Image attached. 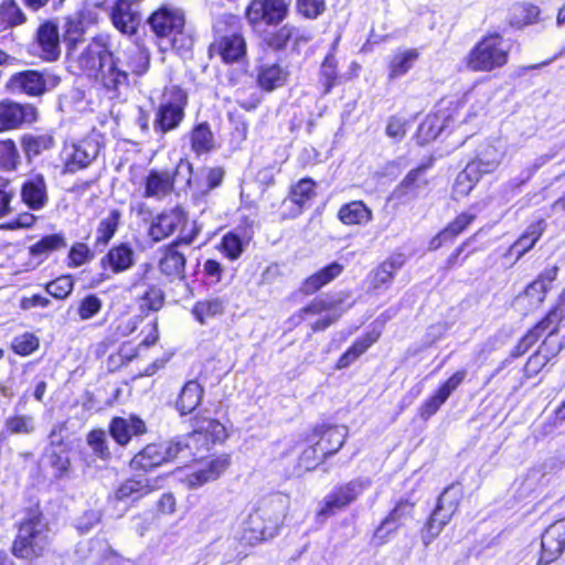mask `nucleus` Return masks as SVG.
<instances>
[{
	"mask_svg": "<svg viewBox=\"0 0 565 565\" xmlns=\"http://www.w3.org/2000/svg\"><path fill=\"white\" fill-rule=\"evenodd\" d=\"M163 299V292L160 288L148 287L140 298V309L157 311L162 307Z\"/></svg>",
	"mask_w": 565,
	"mask_h": 565,
	"instance_id": "nucleus-63",
	"label": "nucleus"
},
{
	"mask_svg": "<svg viewBox=\"0 0 565 565\" xmlns=\"http://www.w3.org/2000/svg\"><path fill=\"white\" fill-rule=\"evenodd\" d=\"M102 143L96 136H88L75 142H65L60 159L64 174H74L88 168L98 157Z\"/></svg>",
	"mask_w": 565,
	"mask_h": 565,
	"instance_id": "nucleus-9",
	"label": "nucleus"
},
{
	"mask_svg": "<svg viewBox=\"0 0 565 565\" xmlns=\"http://www.w3.org/2000/svg\"><path fill=\"white\" fill-rule=\"evenodd\" d=\"M194 241V235L180 236L168 245L159 262L160 271L171 278L183 279L185 269V255L179 250L180 245H191Z\"/></svg>",
	"mask_w": 565,
	"mask_h": 565,
	"instance_id": "nucleus-14",
	"label": "nucleus"
},
{
	"mask_svg": "<svg viewBox=\"0 0 565 565\" xmlns=\"http://www.w3.org/2000/svg\"><path fill=\"white\" fill-rule=\"evenodd\" d=\"M289 498L281 493L263 498L243 524L242 539L249 545L274 537L284 522Z\"/></svg>",
	"mask_w": 565,
	"mask_h": 565,
	"instance_id": "nucleus-3",
	"label": "nucleus"
},
{
	"mask_svg": "<svg viewBox=\"0 0 565 565\" xmlns=\"http://www.w3.org/2000/svg\"><path fill=\"white\" fill-rule=\"evenodd\" d=\"M25 15L15 0L3 1L0 6V31L22 24Z\"/></svg>",
	"mask_w": 565,
	"mask_h": 565,
	"instance_id": "nucleus-50",
	"label": "nucleus"
},
{
	"mask_svg": "<svg viewBox=\"0 0 565 565\" xmlns=\"http://www.w3.org/2000/svg\"><path fill=\"white\" fill-rule=\"evenodd\" d=\"M67 54L71 66L99 83L109 98H118L128 89V72L114 55L108 35L94 36L88 43L70 49Z\"/></svg>",
	"mask_w": 565,
	"mask_h": 565,
	"instance_id": "nucleus-1",
	"label": "nucleus"
},
{
	"mask_svg": "<svg viewBox=\"0 0 565 565\" xmlns=\"http://www.w3.org/2000/svg\"><path fill=\"white\" fill-rule=\"evenodd\" d=\"M245 243L238 234L230 232L222 238V249L225 256L231 260L239 258L244 252Z\"/></svg>",
	"mask_w": 565,
	"mask_h": 565,
	"instance_id": "nucleus-61",
	"label": "nucleus"
},
{
	"mask_svg": "<svg viewBox=\"0 0 565 565\" xmlns=\"http://www.w3.org/2000/svg\"><path fill=\"white\" fill-rule=\"evenodd\" d=\"M35 430L34 418L31 415H12L4 420L0 430V440L7 439L10 435H30Z\"/></svg>",
	"mask_w": 565,
	"mask_h": 565,
	"instance_id": "nucleus-46",
	"label": "nucleus"
},
{
	"mask_svg": "<svg viewBox=\"0 0 565 565\" xmlns=\"http://www.w3.org/2000/svg\"><path fill=\"white\" fill-rule=\"evenodd\" d=\"M419 57L416 49L398 50L393 53L388 61V81H395L406 75Z\"/></svg>",
	"mask_w": 565,
	"mask_h": 565,
	"instance_id": "nucleus-36",
	"label": "nucleus"
},
{
	"mask_svg": "<svg viewBox=\"0 0 565 565\" xmlns=\"http://www.w3.org/2000/svg\"><path fill=\"white\" fill-rule=\"evenodd\" d=\"M36 45L40 56L49 62L55 61L60 56V38L57 26L52 22H45L40 25L36 33Z\"/></svg>",
	"mask_w": 565,
	"mask_h": 565,
	"instance_id": "nucleus-29",
	"label": "nucleus"
},
{
	"mask_svg": "<svg viewBox=\"0 0 565 565\" xmlns=\"http://www.w3.org/2000/svg\"><path fill=\"white\" fill-rule=\"evenodd\" d=\"M36 119V109L32 105H22L12 100L0 102V124L6 128H17Z\"/></svg>",
	"mask_w": 565,
	"mask_h": 565,
	"instance_id": "nucleus-23",
	"label": "nucleus"
},
{
	"mask_svg": "<svg viewBox=\"0 0 565 565\" xmlns=\"http://www.w3.org/2000/svg\"><path fill=\"white\" fill-rule=\"evenodd\" d=\"M372 216V211L362 201L343 204L338 212V218L344 225L364 226L371 222Z\"/></svg>",
	"mask_w": 565,
	"mask_h": 565,
	"instance_id": "nucleus-39",
	"label": "nucleus"
},
{
	"mask_svg": "<svg viewBox=\"0 0 565 565\" xmlns=\"http://www.w3.org/2000/svg\"><path fill=\"white\" fill-rule=\"evenodd\" d=\"M428 166H419L411 170L393 191V198L401 203L416 199L427 186L426 170Z\"/></svg>",
	"mask_w": 565,
	"mask_h": 565,
	"instance_id": "nucleus-21",
	"label": "nucleus"
},
{
	"mask_svg": "<svg viewBox=\"0 0 565 565\" xmlns=\"http://www.w3.org/2000/svg\"><path fill=\"white\" fill-rule=\"evenodd\" d=\"M45 458L47 463L54 469L55 478L60 479L68 471L70 458L61 445L47 447L45 450Z\"/></svg>",
	"mask_w": 565,
	"mask_h": 565,
	"instance_id": "nucleus-52",
	"label": "nucleus"
},
{
	"mask_svg": "<svg viewBox=\"0 0 565 565\" xmlns=\"http://www.w3.org/2000/svg\"><path fill=\"white\" fill-rule=\"evenodd\" d=\"M204 388L196 381H188L175 402V407L180 415L192 413L202 402Z\"/></svg>",
	"mask_w": 565,
	"mask_h": 565,
	"instance_id": "nucleus-38",
	"label": "nucleus"
},
{
	"mask_svg": "<svg viewBox=\"0 0 565 565\" xmlns=\"http://www.w3.org/2000/svg\"><path fill=\"white\" fill-rule=\"evenodd\" d=\"M151 491L149 479L138 478L128 479L122 482L115 492V499L118 501H137Z\"/></svg>",
	"mask_w": 565,
	"mask_h": 565,
	"instance_id": "nucleus-44",
	"label": "nucleus"
},
{
	"mask_svg": "<svg viewBox=\"0 0 565 565\" xmlns=\"http://www.w3.org/2000/svg\"><path fill=\"white\" fill-rule=\"evenodd\" d=\"M286 13L287 4L284 0H253L246 10V17L254 28L277 24Z\"/></svg>",
	"mask_w": 565,
	"mask_h": 565,
	"instance_id": "nucleus-13",
	"label": "nucleus"
},
{
	"mask_svg": "<svg viewBox=\"0 0 565 565\" xmlns=\"http://www.w3.org/2000/svg\"><path fill=\"white\" fill-rule=\"evenodd\" d=\"M372 486L367 477H359L347 483L335 487L320 503L317 516L327 519L337 511L342 510L354 502L364 491Z\"/></svg>",
	"mask_w": 565,
	"mask_h": 565,
	"instance_id": "nucleus-10",
	"label": "nucleus"
},
{
	"mask_svg": "<svg viewBox=\"0 0 565 565\" xmlns=\"http://www.w3.org/2000/svg\"><path fill=\"white\" fill-rule=\"evenodd\" d=\"M215 47L225 63L238 62L246 53L245 40L236 32L222 36Z\"/></svg>",
	"mask_w": 565,
	"mask_h": 565,
	"instance_id": "nucleus-37",
	"label": "nucleus"
},
{
	"mask_svg": "<svg viewBox=\"0 0 565 565\" xmlns=\"http://www.w3.org/2000/svg\"><path fill=\"white\" fill-rule=\"evenodd\" d=\"M415 502L409 498L401 499L397 501L392 511L386 515V519L391 521L397 529L405 525V523L413 519Z\"/></svg>",
	"mask_w": 565,
	"mask_h": 565,
	"instance_id": "nucleus-54",
	"label": "nucleus"
},
{
	"mask_svg": "<svg viewBox=\"0 0 565 565\" xmlns=\"http://www.w3.org/2000/svg\"><path fill=\"white\" fill-rule=\"evenodd\" d=\"M192 170V163H190L188 160H181L175 168V177L183 175L188 186L190 189H194L202 195H205L210 191L218 188L222 184L225 174L224 170L220 167L204 169L205 185L202 186L195 179L191 177Z\"/></svg>",
	"mask_w": 565,
	"mask_h": 565,
	"instance_id": "nucleus-20",
	"label": "nucleus"
},
{
	"mask_svg": "<svg viewBox=\"0 0 565 565\" xmlns=\"http://www.w3.org/2000/svg\"><path fill=\"white\" fill-rule=\"evenodd\" d=\"M343 270V266L337 262L331 263L313 275L309 276L302 284L301 290L307 295L315 294L324 285L337 278Z\"/></svg>",
	"mask_w": 565,
	"mask_h": 565,
	"instance_id": "nucleus-41",
	"label": "nucleus"
},
{
	"mask_svg": "<svg viewBox=\"0 0 565 565\" xmlns=\"http://www.w3.org/2000/svg\"><path fill=\"white\" fill-rule=\"evenodd\" d=\"M555 458H550L542 465L531 468L520 484V494L530 495L544 489L551 481V475L562 467Z\"/></svg>",
	"mask_w": 565,
	"mask_h": 565,
	"instance_id": "nucleus-18",
	"label": "nucleus"
},
{
	"mask_svg": "<svg viewBox=\"0 0 565 565\" xmlns=\"http://www.w3.org/2000/svg\"><path fill=\"white\" fill-rule=\"evenodd\" d=\"M539 565H548L565 551V518L551 524L542 534Z\"/></svg>",
	"mask_w": 565,
	"mask_h": 565,
	"instance_id": "nucleus-15",
	"label": "nucleus"
},
{
	"mask_svg": "<svg viewBox=\"0 0 565 565\" xmlns=\"http://www.w3.org/2000/svg\"><path fill=\"white\" fill-rule=\"evenodd\" d=\"M147 430L145 420L136 415L116 416L108 425L110 437L120 447H126L135 437L145 435Z\"/></svg>",
	"mask_w": 565,
	"mask_h": 565,
	"instance_id": "nucleus-16",
	"label": "nucleus"
},
{
	"mask_svg": "<svg viewBox=\"0 0 565 565\" xmlns=\"http://www.w3.org/2000/svg\"><path fill=\"white\" fill-rule=\"evenodd\" d=\"M510 47L499 34L486 36L469 53L468 66L484 72L501 67L508 62Z\"/></svg>",
	"mask_w": 565,
	"mask_h": 565,
	"instance_id": "nucleus-8",
	"label": "nucleus"
},
{
	"mask_svg": "<svg viewBox=\"0 0 565 565\" xmlns=\"http://www.w3.org/2000/svg\"><path fill=\"white\" fill-rule=\"evenodd\" d=\"M546 223L543 218L532 222L525 232L509 248V254L515 255L516 260L531 250L545 232Z\"/></svg>",
	"mask_w": 565,
	"mask_h": 565,
	"instance_id": "nucleus-34",
	"label": "nucleus"
},
{
	"mask_svg": "<svg viewBox=\"0 0 565 565\" xmlns=\"http://www.w3.org/2000/svg\"><path fill=\"white\" fill-rule=\"evenodd\" d=\"M148 22L158 38L167 39L170 47L177 51L191 49L193 40L185 33V18L180 9L163 6L149 17Z\"/></svg>",
	"mask_w": 565,
	"mask_h": 565,
	"instance_id": "nucleus-5",
	"label": "nucleus"
},
{
	"mask_svg": "<svg viewBox=\"0 0 565 565\" xmlns=\"http://www.w3.org/2000/svg\"><path fill=\"white\" fill-rule=\"evenodd\" d=\"M94 257V253L85 243L77 242L72 245L67 255V266L76 268L90 262Z\"/></svg>",
	"mask_w": 565,
	"mask_h": 565,
	"instance_id": "nucleus-60",
	"label": "nucleus"
},
{
	"mask_svg": "<svg viewBox=\"0 0 565 565\" xmlns=\"http://www.w3.org/2000/svg\"><path fill=\"white\" fill-rule=\"evenodd\" d=\"M476 215L471 211L462 212L444 230V235H449L454 239L475 221Z\"/></svg>",
	"mask_w": 565,
	"mask_h": 565,
	"instance_id": "nucleus-64",
	"label": "nucleus"
},
{
	"mask_svg": "<svg viewBox=\"0 0 565 565\" xmlns=\"http://www.w3.org/2000/svg\"><path fill=\"white\" fill-rule=\"evenodd\" d=\"M21 200L32 211H41L49 203L47 185L41 173L28 177L21 185Z\"/></svg>",
	"mask_w": 565,
	"mask_h": 565,
	"instance_id": "nucleus-22",
	"label": "nucleus"
},
{
	"mask_svg": "<svg viewBox=\"0 0 565 565\" xmlns=\"http://www.w3.org/2000/svg\"><path fill=\"white\" fill-rule=\"evenodd\" d=\"M87 445L92 451L100 459L108 460L110 450L108 446L107 434L103 429H94L86 437Z\"/></svg>",
	"mask_w": 565,
	"mask_h": 565,
	"instance_id": "nucleus-56",
	"label": "nucleus"
},
{
	"mask_svg": "<svg viewBox=\"0 0 565 565\" xmlns=\"http://www.w3.org/2000/svg\"><path fill=\"white\" fill-rule=\"evenodd\" d=\"M381 335V331L373 329L372 331L358 339L338 360V369L348 367L360 355H362Z\"/></svg>",
	"mask_w": 565,
	"mask_h": 565,
	"instance_id": "nucleus-42",
	"label": "nucleus"
},
{
	"mask_svg": "<svg viewBox=\"0 0 565 565\" xmlns=\"http://www.w3.org/2000/svg\"><path fill=\"white\" fill-rule=\"evenodd\" d=\"M338 78V62L332 53H329L320 67L319 82L323 87V94L327 95L334 87Z\"/></svg>",
	"mask_w": 565,
	"mask_h": 565,
	"instance_id": "nucleus-53",
	"label": "nucleus"
},
{
	"mask_svg": "<svg viewBox=\"0 0 565 565\" xmlns=\"http://www.w3.org/2000/svg\"><path fill=\"white\" fill-rule=\"evenodd\" d=\"M121 214L118 210H111L103 217L96 230L95 246H105L114 237L118 230Z\"/></svg>",
	"mask_w": 565,
	"mask_h": 565,
	"instance_id": "nucleus-48",
	"label": "nucleus"
},
{
	"mask_svg": "<svg viewBox=\"0 0 565 565\" xmlns=\"http://www.w3.org/2000/svg\"><path fill=\"white\" fill-rule=\"evenodd\" d=\"M230 462V457L227 455L212 458L188 473L183 481L189 488L202 487L203 484L220 478V476L228 468Z\"/></svg>",
	"mask_w": 565,
	"mask_h": 565,
	"instance_id": "nucleus-19",
	"label": "nucleus"
},
{
	"mask_svg": "<svg viewBox=\"0 0 565 565\" xmlns=\"http://www.w3.org/2000/svg\"><path fill=\"white\" fill-rule=\"evenodd\" d=\"M73 288L74 281L72 276L65 275L47 282L45 291L56 299H65L73 291Z\"/></svg>",
	"mask_w": 565,
	"mask_h": 565,
	"instance_id": "nucleus-59",
	"label": "nucleus"
},
{
	"mask_svg": "<svg viewBox=\"0 0 565 565\" xmlns=\"http://www.w3.org/2000/svg\"><path fill=\"white\" fill-rule=\"evenodd\" d=\"M85 30L86 26L81 14H74L67 18L64 33V41L67 44V52L74 46H81L85 44L83 41Z\"/></svg>",
	"mask_w": 565,
	"mask_h": 565,
	"instance_id": "nucleus-51",
	"label": "nucleus"
},
{
	"mask_svg": "<svg viewBox=\"0 0 565 565\" xmlns=\"http://www.w3.org/2000/svg\"><path fill=\"white\" fill-rule=\"evenodd\" d=\"M60 82V76L49 68L43 71L28 70L13 74L9 79L8 88L12 93L41 96L58 86Z\"/></svg>",
	"mask_w": 565,
	"mask_h": 565,
	"instance_id": "nucleus-12",
	"label": "nucleus"
},
{
	"mask_svg": "<svg viewBox=\"0 0 565 565\" xmlns=\"http://www.w3.org/2000/svg\"><path fill=\"white\" fill-rule=\"evenodd\" d=\"M125 66L136 76L145 75L150 65V54L142 46L132 45L125 52Z\"/></svg>",
	"mask_w": 565,
	"mask_h": 565,
	"instance_id": "nucleus-47",
	"label": "nucleus"
},
{
	"mask_svg": "<svg viewBox=\"0 0 565 565\" xmlns=\"http://www.w3.org/2000/svg\"><path fill=\"white\" fill-rule=\"evenodd\" d=\"M67 246L65 235L63 233H55L43 236L35 244L30 247V254L39 257L47 255L52 252L63 249Z\"/></svg>",
	"mask_w": 565,
	"mask_h": 565,
	"instance_id": "nucleus-49",
	"label": "nucleus"
},
{
	"mask_svg": "<svg viewBox=\"0 0 565 565\" xmlns=\"http://www.w3.org/2000/svg\"><path fill=\"white\" fill-rule=\"evenodd\" d=\"M405 257L403 254H395L383 262L372 274L371 286L374 289L387 288L395 274L403 267Z\"/></svg>",
	"mask_w": 565,
	"mask_h": 565,
	"instance_id": "nucleus-35",
	"label": "nucleus"
},
{
	"mask_svg": "<svg viewBox=\"0 0 565 565\" xmlns=\"http://www.w3.org/2000/svg\"><path fill=\"white\" fill-rule=\"evenodd\" d=\"M226 428L215 419L204 418L198 420L193 431L177 439L149 444L130 460L134 470L145 472L174 459L184 449H209L210 445L223 441L226 438Z\"/></svg>",
	"mask_w": 565,
	"mask_h": 565,
	"instance_id": "nucleus-2",
	"label": "nucleus"
},
{
	"mask_svg": "<svg viewBox=\"0 0 565 565\" xmlns=\"http://www.w3.org/2000/svg\"><path fill=\"white\" fill-rule=\"evenodd\" d=\"M100 267L111 274H120L130 269L135 264V252L127 243L113 246L102 258Z\"/></svg>",
	"mask_w": 565,
	"mask_h": 565,
	"instance_id": "nucleus-25",
	"label": "nucleus"
},
{
	"mask_svg": "<svg viewBox=\"0 0 565 565\" xmlns=\"http://www.w3.org/2000/svg\"><path fill=\"white\" fill-rule=\"evenodd\" d=\"M551 343L552 337H550L547 341H544L539 350L529 358L524 365V373L527 377L536 375L550 361V355L546 351Z\"/></svg>",
	"mask_w": 565,
	"mask_h": 565,
	"instance_id": "nucleus-55",
	"label": "nucleus"
},
{
	"mask_svg": "<svg viewBox=\"0 0 565 565\" xmlns=\"http://www.w3.org/2000/svg\"><path fill=\"white\" fill-rule=\"evenodd\" d=\"M315 434L320 436L317 443L322 456H331L339 451L348 436L345 426H321L315 429Z\"/></svg>",
	"mask_w": 565,
	"mask_h": 565,
	"instance_id": "nucleus-30",
	"label": "nucleus"
},
{
	"mask_svg": "<svg viewBox=\"0 0 565 565\" xmlns=\"http://www.w3.org/2000/svg\"><path fill=\"white\" fill-rule=\"evenodd\" d=\"M188 105V95L179 86L166 87L161 102L156 110L153 130L157 134L166 135L177 129L183 121Z\"/></svg>",
	"mask_w": 565,
	"mask_h": 565,
	"instance_id": "nucleus-7",
	"label": "nucleus"
},
{
	"mask_svg": "<svg viewBox=\"0 0 565 565\" xmlns=\"http://www.w3.org/2000/svg\"><path fill=\"white\" fill-rule=\"evenodd\" d=\"M111 21L118 31L132 35L141 22V17L137 7L129 0H118L111 10Z\"/></svg>",
	"mask_w": 565,
	"mask_h": 565,
	"instance_id": "nucleus-24",
	"label": "nucleus"
},
{
	"mask_svg": "<svg viewBox=\"0 0 565 565\" xmlns=\"http://www.w3.org/2000/svg\"><path fill=\"white\" fill-rule=\"evenodd\" d=\"M288 75V71L278 63L265 62L257 67V83L266 92L284 86Z\"/></svg>",
	"mask_w": 565,
	"mask_h": 565,
	"instance_id": "nucleus-31",
	"label": "nucleus"
},
{
	"mask_svg": "<svg viewBox=\"0 0 565 565\" xmlns=\"http://www.w3.org/2000/svg\"><path fill=\"white\" fill-rule=\"evenodd\" d=\"M40 347V340L31 332H24L13 338L11 348L14 353L28 356L36 351Z\"/></svg>",
	"mask_w": 565,
	"mask_h": 565,
	"instance_id": "nucleus-58",
	"label": "nucleus"
},
{
	"mask_svg": "<svg viewBox=\"0 0 565 565\" xmlns=\"http://www.w3.org/2000/svg\"><path fill=\"white\" fill-rule=\"evenodd\" d=\"M501 157V153L493 147L487 148L481 157L471 160L457 175L454 192L460 195L469 194L483 174L490 173L498 168Z\"/></svg>",
	"mask_w": 565,
	"mask_h": 565,
	"instance_id": "nucleus-11",
	"label": "nucleus"
},
{
	"mask_svg": "<svg viewBox=\"0 0 565 565\" xmlns=\"http://www.w3.org/2000/svg\"><path fill=\"white\" fill-rule=\"evenodd\" d=\"M21 143L25 156L32 159L52 149L55 145V139L52 132L28 134L22 137Z\"/></svg>",
	"mask_w": 565,
	"mask_h": 565,
	"instance_id": "nucleus-45",
	"label": "nucleus"
},
{
	"mask_svg": "<svg viewBox=\"0 0 565 565\" xmlns=\"http://www.w3.org/2000/svg\"><path fill=\"white\" fill-rule=\"evenodd\" d=\"M227 300L223 297H212L196 301L191 310L194 319L202 326L222 317L226 310Z\"/></svg>",
	"mask_w": 565,
	"mask_h": 565,
	"instance_id": "nucleus-33",
	"label": "nucleus"
},
{
	"mask_svg": "<svg viewBox=\"0 0 565 565\" xmlns=\"http://www.w3.org/2000/svg\"><path fill=\"white\" fill-rule=\"evenodd\" d=\"M557 274L558 267L556 266L545 268L540 276L525 288L524 294L519 296L518 300L529 299L531 307H537L545 299Z\"/></svg>",
	"mask_w": 565,
	"mask_h": 565,
	"instance_id": "nucleus-28",
	"label": "nucleus"
},
{
	"mask_svg": "<svg viewBox=\"0 0 565 565\" xmlns=\"http://www.w3.org/2000/svg\"><path fill=\"white\" fill-rule=\"evenodd\" d=\"M178 178L179 177L173 175L168 170H150L145 178L143 196L147 199L162 200L172 192L174 180Z\"/></svg>",
	"mask_w": 565,
	"mask_h": 565,
	"instance_id": "nucleus-26",
	"label": "nucleus"
},
{
	"mask_svg": "<svg viewBox=\"0 0 565 565\" xmlns=\"http://www.w3.org/2000/svg\"><path fill=\"white\" fill-rule=\"evenodd\" d=\"M454 120L451 114H446L443 110L427 116L417 130L419 142L425 143L436 139Z\"/></svg>",
	"mask_w": 565,
	"mask_h": 565,
	"instance_id": "nucleus-32",
	"label": "nucleus"
},
{
	"mask_svg": "<svg viewBox=\"0 0 565 565\" xmlns=\"http://www.w3.org/2000/svg\"><path fill=\"white\" fill-rule=\"evenodd\" d=\"M315 188V181L308 178L301 179L291 188L289 198L284 201V204L290 203L296 206L292 216L300 214L303 206L316 195Z\"/></svg>",
	"mask_w": 565,
	"mask_h": 565,
	"instance_id": "nucleus-43",
	"label": "nucleus"
},
{
	"mask_svg": "<svg viewBox=\"0 0 565 565\" xmlns=\"http://www.w3.org/2000/svg\"><path fill=\"white\" fill-rule=\"evenodd\" d=\"M49 545V529L39 511L31 510L21 521L11 552L22 559L41 556Z\"/></svg>",
	"mask_w": 565,
	"mask_h": 565,
	"instance_id": "nucleus-4",
	"label": "nucleus"
},
{
	"mask_svg": "<svg viewBox=\"0 0 565 565\" xmlns=\"http://www.w3.org/2000/svg\"><path fill=\"white\" fill-rule=\"evenodd\" d=\"M463 492L460 484H450L438 497L437 504L422 530V541L428 546L457 512Z\"/></svg>",
	"mask_w": 565,
	"mask_h": 565,
	"instance_id": "nucleus-6",
	"label": "nucleus"
},
{
	"mask_svg": "<svg viewBox=\"0 0 565 565\" xmlns=\"http://www.w3.org/2000/svg\"><path fill=\"white\" fill-rule=\"evenodd\" d=\"M19 162V152L15 143L8 139L0 141V168L4 170H14Z\"/></svg>",
	"mask_w": 565,
	"mask_h": 565,
	"instance_id": "nucleus-62",
	"label": "nucleus"
},
{
	"mask_svg": "<svg viewBox=\"0 0 565 565\" xmlns=\"http://www.w3.org/2000/svg\"><path fill=\"white\" fill-rule=\"evenodd\" d=\"M189 140L191 150L196 156L211 152L215 146L214 135L207 122H200L195 125L189 132Z\"/></svg>",
	"mask_w": 565,
	"mask_h": 565,
	"instance_id": "nucleus-40",
	"label": "nucleus"
},
{
	"mask_svg": "<svg viewBox=\"0 0 565 565\" xmlns=\"http://www.w3.org/2000/svg\"><path fill=\"white\" fill-rule=\"evenodd\" d=\"M467 376V370L455 372L447 381H445L438 390L427 398L419 408V415L423 419H428L441 407L449 396L463 383Z\"/></svg>",
	"mask_w": 565,
	"mask_h": 565,
	"instance_id": "nucleus-17",
	"label": "nucleus"
},
{
	"mask_svg": "<svg viewBox=\"0 0 565 565\" xmlns=\"http://www.w3.org/2000/svg\"><path fill=\"white\" fill-rule=\"evenodd\" d=\"M184 220V212L180 209L163 212L151 222L148 235L153 242H160L173 234Z\"/></svg>",
	"mask_w": 565,
	"mask_h": 565,
	"instance_id": "nucleus-27",
	"label": "nucleus"
},
{
	"mask_svg": "<svg viewBox=\"0 0 565 565\" xmlns=\"http://www.w3.org/2000/svg\"><path fill=\"white\" fill-rule=\"evenodd\" d=\"M102 308V299L95 294H89L78 301L76 312L82 321H86L96 317Z\"/></svg>",
	"mask_w": 565,
	"mask_h": 565,
	"instance_id": "nucleus-57",
	"label": "nucleus"
}]
</instances>
